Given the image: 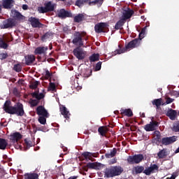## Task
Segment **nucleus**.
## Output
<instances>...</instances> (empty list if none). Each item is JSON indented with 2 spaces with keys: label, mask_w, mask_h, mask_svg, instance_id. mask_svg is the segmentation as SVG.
Returning <instances> with one entry per match:
<instances>
[{
  "label": "nucleus",
  "mask_w": 179,
  "mask_h": 179,
  "mask_svg": "<svg viewBox=\"0 0 179 179\" xmlns=\"http://www.w3.org/2000/svg\"><path fill=\"white\" fill-rule=\"evenodd\" d=\"M141 40L138 38H135L131 41L129 42L127 45H125V48L121 49V45H119V48L114 51L113 55H117V54H124L128 50L133 48H138L141 45Z\"/></svg>",
  "instance_id": "1"
},
{
  "label": "nucleus",
  "mask_w": 179,
  "mask_h": 179,
  "mask_svg": "<svg viewBox=\"0 0 179 179\" xmlns=\"http://www.w3.org/2000/svg\"><path fill=\"white\" fill-rule=\"evenodd\" d=\"M124 171L121 166H111L105 169V176L106 178H114L120 176Z\"/></svg>",
  "instance_id": "2"
},
{
  "label": "nucleus",
  "mask_w": 179,
  "mask_h": 179,
  "mask_svg": "<svg viewBox=\"0 0 179 179\" xmlns=\"http://www.w3.org/2000/svg\"><path fill=\"white\" fill-rule=\"evenodd\" d=\"M55 6L52 4V2L48 1L44 3V6L38 7V13H48L50 12H54Z\"/></svg>",
  "instance_id": "3"
},
{
  "label": "nucleus",
  "mask_w": 179,
  "mask_h": 179,
  "mask_svg": "<svg viewBox=\"0 0 179 179\" xmlns=\"http://www.w3.org/2000/svg\"><path fill=\"white\" fill-rule=\"evenodd\" d=\"M31 95L33 97V99H31L29 100V103L31 107H36V106H37L38 104V103H40V100H41V99L45 97L44 94H43V93L38 94V92H37V91L32 92L31 94Z\"/></svg>",
  "instance_id": "4"
},
{
  "label": "nucleus",
  "mask_w": 179,
  "mask_h": 179,
  "mask_svg": "<svg viewBox=\"0 0 179 179\" xmlns=\"http://www.w3.org/2000/svg\"><path fill=\"white\" fill-rule=\"evenodd\" d=\"M109 26L107 22H99L94 26L95 32L98 34L108 33L110 31Z\"/></svg>",
  "instance_id": "5"
},
{
  "label": "nucleus",
  "mask_w": 179,
  "mask_h": 179,
  "mask_svg": "<svg viewBox=\"0 0 179 179\" xmlns=\"http://www.w3.org/2000/svg\"><path fill=\"white\" fill-rule=\"evenodd\" d=\"M72 43L74 45H78V47H83L85 43L83 42V38H82V33L80 31L74 32Z\"/></svg>",
  "instance_id": "6"
},
{
  "label": "nucleus",
  "mask_w": 179,
  "mask_h": 179,
  "mask_svg": "<svg viewBox=\"0 0 179 179\" xmlns=\"http://www.w3.org/2000/svg\"><path fill=\"white\" fill-rule=\"evenodd\" d=\"M143 159H144L143 155L138 154V155H133V156H129L128 158H127V162L130 164H139Z\"/></svg>",
  "instance_id": "7"
},
{
  "label": "nucleus",
  "mask_w": 179,
  "mask_h": 179,
  "mask_svg": "<svg viewBox=\"0 0 179 179\" xmlns=\"http://www.w3.org/2000/svg\"><path fill=\"white\" fill-rule=\"evenodd\" d=\"M38 115V122L41 125H46L47 124V118H49L50 113H37Z\"/></svg>",
  "instance_id": "8"
},
{
  "label": "nucleus",
  "mask_w": 179,
  "mask_h": 179,
  "mask_svg": "<svg viewBox=\"0 0 179 179\" xmlns=\"http://www.w3.org/2000/svg\"><path fill=\"white\" fill-rule=\"evenodd\" d=\"M73 54L80 61L85 59V52L80 47H77L73 50Z\"/></svg>",
  "instance_id": "9"
},
{
  "label": "nucleus",
  "mask_w": 179,
  "mask_h": 179,
  "mask_svg": "<svg viewBox=\"0 0 179 179\" xmlns=\"http://www.w3.org/2000/svg\"><path fill=\"white\" fill-rule=\"evenodd\" d=\"M58 17L61 19H66V17H73V15L71 11H68L64 8L60 9L57 13Z\"/></svg>",
  "instance_id": "10"
},
{
  "label": "nucleus",
  "mask_w": 179,
  "mask_h": 179,
  "mask_svg": "<svg viewBox=\"0 0 179 179\" xmlns=\"http://www.w3.org/2000/svg\"><path fill=\"white\" fill-rule=\"evenodd\" d=\"M47 51H48V46H39L34 50V53L35 55H47Z\"/></svg>",
  "instance_id": "11"
},
{
  "label": "nucleus",
  "mask_w": 179,
  "mask_h": 179,
  "mask_svg": "<svg viewBox=\"0 0 179 179\" xmlns=\"http://www.w3.org/2000/svg\"><path fill=\"white\" fill-rule=\"evenodd\" d=\"M31 23V26L34 27V29L41 28L44 24L40 22V20L38 18H36L34 17H31L29 20Z\"/></svg>",
  "instance_id": "12"
},
{
  "label": "nucleus",
  "mask_w": 179,
  "mask_h": 179,
  "mask_svg": "<svg viewBox=\"0 0 179 179\" xmlns=\"http://www.w3.org/2000/svg\"><path fill=\"white\" fill-rule=\"evenodd\" d=\"M10 41H13V37H11L10 39L0 38V48H2L3 50H8L9 47V44H8V43H10Z\"/></svg>",
  "instance_id": "13"
},
{
  "label": "nucleus",
  "mask_w": 179,
  "mask_h": 179,
  "mask_svg": "<svg viewBox=\"0 0 179 179\" xmlns=\"http://www.w3.org/2000/svg\"><path fill=\"white\" fill-rule=\"evenodd\" d=\"M178 136H173L171 137H164L162 138V143L164 145H168L176 142Z\"/></svg>",
  "instance_id": "14"
},
{
  "label": "nucleus",
  "mask_w": 179,
  "mask_h": 179,
  "mask_svg": "<svg viewBox=\"0 0 179 179\" xmlns=\"http://www.w3.org/2000/svg\"><path fill=\"white\" fill-rule=\"evenodd\" d=\"M14 26H16L15 20L8 18L3 22V27H1V29H10L14 27Z\"/></svg>",
  "instance_id": "15"
},
{
  "label": "nucleus",
  "mask_w": 179,
  "mask_h": 179,
  "mask_svg": "<svg viewBox=\"0 0 179 179\" xmlns=\"http://www.w3.org/2000/svg\"><path fill=\"white\" fill-rule=\"evenodd\" d=\"M157 127H158V122L156 121H152L150 124L145 125L144 129L146 132H150L151 131H155Z\"/></svg>",
  "instance_id": "16"
},
{
  "label": "nucleus",
  "mask_w": 179,
  "mask_h": 179,
  "mask_svg": "<svg viewBox=\"0 0 179 179\" xmlns=\"http://www.w3.org/2000/svg\"><path fill=\"white\" fill-rule=\"evenodd\" d=\"M25 65L30 66L36 61V56L34 55H27L24 56Z\"/></svg>",
  "instance_id": "17"
},
{
  "label": "nucleus",
  "mask_w": 179,
  "mask_h": 179,
  "mask_svg": "<svg viewBox=\"0 0 179 179\" xmlns=\"http://www.w3.org/2000/svg\"><path fill=\"white\" fill-rule=\"evenodd\" d=\"M15 5V0H2L3 9H12Z\"/></svg>",
  "instance_id": "18"
},
{
  "label": "nucleus",
  "mask_w": 179,
  "mask_h": 179,
  "mask_svg": "<svg viewBox=\"0 0 179 179\" xmlns=\"http://www.w3.org/2000/svg\"><path fill=\"white\" fill-rule=\"evenodd\" d=\"M3 110L6 113H13V106H12V101L7 100L3 106Z\"/></svg>",
  "instance_id": "19"
},
{
  "label": "nucleus",
  "mask_w": 179,
  "mask_h": 179,
  "mask_svg": "<svg viewBox=\"0 0 179 179\" xmlns=\"http://www.w3.org/2000/svg\"><path fill=\"white\" fill-rule=\"evenodd\" d=\"M23 136L20 132H15L10 135V140L13 142H18L20 139H22Z\"/></svg>",
  "instance_id": "20"
},
{
  "label": "nucleus",
  "mask_w": 179,
  "mask_h": 179,
  "mask_svg": "<svg viewBox=\"0 0 179 179\" xmlns=\"http://www.w3.org/2000/svg\"><path fill=\"white\" fill-rule=\"evenodd\" d=\"M152 106H155L157 108V110H160L161 106H166V103L163 102V99L162 98L159 99H155L152 101Z\"/></svg>",
  "instance_id": "21"
},
{
  "label": "nucleus",
  "mask_w": 179,
  "mask_h": 179,
  "mask_svg": "<svg viewBox=\"0 0 179 179\" xmlns=\"http://www.w3.org/2000/svg\"><path fill=\"white\" fill-rule=\"evenodd\" d=\"M134 13H135V12L133 10L128 8L127 10H124V13H123V17L122 19H124V22H127L128 19H131V17H132V15H134Z\"/></svg>",
  "instance_id": "22"
},
{
  "label": "nucleus",
  "mask_w": 179,
  "mask_h": 179,
  "mask_svg": "<svg viewBox=\"0 0 179 179\" xmlns=\"http://www.w3.org/2000/svg\"><path fill=\"white\" fill-rule=\"evenodd\" d=\"M13 113H24L23 104L20 103V102L17 103L13 106Z\"/></svg>",
  "instance_id": "23"
},
{
  "label": "nucleus",
  "mask_w": 179,
  "mask_h": 179,
  "mask_svg": "<svg viewBox=\"0 0 179 179\" xmlns=\"http://www.w3.org/2000/svg\"><path fill=\"white\" fill-rule=\"evenodd\" d=\"M11 16L14 19H17L18 20H23V15L20 13V12L17 11V10H11Z\"/></svg>",
  "instance_id": "24"
},
{
  "label": "nucleus",
  "mask_w": 179,
  "mask_h": 179,
  "mask_svg": "<svg viewBox=\"0 0 179 179\" xmlns=\"http://www.w3.org/2000/svg\"><path fill=\"white\" fill-rule=\"evenodd\" d=\"M85 14L79 13L73 17V22L75 23H80L85 20Z\"/></svg>",
  "instance_id": "25"
},
{
  "label": "nucleus",
  "mask_w": 179,
  "mask_h": 179,
  "mask_svg": "<svg viewBox=\"0 0 179 179\" xmlns=\"http://www.w3.org/2000/svg\"><path fill=\"white\" fill-rule=\"evenodd\" d=\"M93 71L90 69H85L81 71V75L83 78H90L92 76Z\"/></svg>",
  "instance_id": "26"
},
{
  "label": "nucleus",
  "mask_w": 179,
  "mask_h": 179,
  "mask_svg": "<svg viewBox=\"0 0 179 179\" xmlns=\"http://www.w3.org/2000/svg\"><path fill=\"white\" fill-rule=\"evenodd\" d=\"M125 20L121 18L116 22L115 25V29L116 30H122V27L124 26V24H125Z\"/></svg>",
  "instance_id": "27"
},
{
  "label": "nucleus",
  "mask_w": 179,
  "mask_h": 179,
  "mask_svg": "<svg viewBox=\"0 0 179 179\" xmlns=\"http://www.w3.org/2000/svg\"><path fill=\"white\" fill-rule=\"evenodd\" d=\"M169 155L167 149L164 148L157 152V157L159 159L166 158Z\"/></svg>",
  "instance_id": "28"
},
{
  "label": "nucleus",
  "mask_w": 179,
  "mask_h": 179,
  "mask_svg": "<svg viewBox=\"0 0 179 179\" xmlns=\"http://www.w3.org/2000/svg\"><path fill=\"white\" fill-rule=\"evenodd\" d=\"M82 156L86 159L92 160V157H96V155L94 153L90 152H85L82 153Z\"/></svg>",
  "instance_id": "29"
},
{
  "label": "nucleus",
  "mask_w": 179,
  "mask_h": 179,
  "mask_svg": "<svg viewBox=\"0 0 179 179\" xmlns=\"http://www.w3.org/2000/svg\"><path fill=\"white\" fill-rule=\"evenodd\" d=\"M90 62H96L100 59V55L99 53H94L89 57Z\"/></svg>",
  "instance_id": "30"
},
{
  "label": "nucleus",
  "mask_w": 179,
  "mask_h": 179,
  "mask_svg": "<svg viewBox=\"0 0 179 179\" xmlns=\"http://www.w3.org/2000/svg\"><path fill=\"white\" fill-rule=\"evenodd\" d=\"M144 170H145V168L143 166H137L133 169V171L134 172V174H136V175L144 172Z\"/></svg>",
  "instance_id": "31"
},
{
  "label": "nucleus",
  "mask_w": 179,
  "mask_h": 179,
  "mask_svg": "<svg viewBox=\"0 0 179 179\" xmlns=\"http://www.w3.org/2000/svg\"><path fill=\"white\" fill-rule=\"evenodd\" d=\"M24 179H39V176L38 173H27L24 176Z\"/></svg>",
  "instance_id": "32"
},
{
  "label": "nucleus",
  "mask_w": 179,
  "mask_h": 179,
  "mask_svg": "<svg viewBox=\"0 0 179 179\" xmlns=\"http://www.w3.org/2000/svg\"><path fill=\"white\" fill-rule=\"evenodd\" d=\"M24 146L26 150H29L31 147L33 146V143L29 138H25L24 140Z\"/></svg>",
  "instance_id": "33"
},
{
  "label": "nucleus",
  "mask_w": 179,
  "mask_h": 179,
  "mask_svg": "<svg viewBox=\"0 0 179 179\" xmlns=\"http://www.w3.org/2000/svg\"><path fill=\"white\" fill-rule=\"evenodd\" d=\"M8 145V141H6L5 138H0V149L5 150L6 149V146Z\"/></svg>",
  "instance_id": "34"
},
{
  "label": "nucleus",
  "mask_w": 179,
  "mask_h": 179,
  "mask_svg": "<svg viewBox=\"0 0 179 179\" xmlns=\"http://www.w3.org/2000/svg\"><path fill=\"white\" fill-rule=\"evenodd\" d=\"M108 129L106 127H100L98 129V132L101 136H106V134L108 132Z\"/></svg>",
  "instance_id": "35"
},
{
  "label": "nucleus",
  "mask_w": 179,
  "mask_h": 179,
  "mask_svg": "<svg viewBox=\"0 0 179 179\" xmlns=\"http://www.w3.org/2000/svg\"><path fill=\"white\" fill-rule=\"evenodd\" d=\"M104 2V0H94V1H90L88 2V5L89 6H92V5H99V6H101V5H103V3Z\"/></svg>",
  "instance_id": "36"
},
{
  "label": "nucleus",
  "mask_w": 179,
  "mask_h": 179,
  "mask_svg": "<svg viewBox=\"0 0 179 179\" xmlns=\"http://www.w3.org/2000/svg\"><path fill=\"white\" fill-rule=\"evenodd\" d=\"M117 152V149L116 148H113V150H111L110 153L105 154V157L106 158L114 157L116 155Z\"/></svg>",
  "instance_id": "37"
},
{
  "label": "nucleus",
  "mask_w": 179,
  "mask_h": 179,
  "mask_svg": "<svg viewBox=\"0 0 179 179\" xmlns=\"http://www.w3.org/2000/svg\"><path fill=\"white\" fill-rule=\"evenodd\" d=\"M48 92H55L57 90V87L55 83L50 82L49 83V87L48 88Z\"/></svg>",
  "instance_id": "38"
},
{
  "label": "nucleus",
  "mask_w": 179,
  "mask_h": 179,
  "mask_svg": "<svg viewBox=\"0 0 179 179\" xmlns=\"http://www.w3.org/2000/svg\"><path fill=\"white\" fill-rule=\"evenodd\" d=\"M52 36V33L51 32H46L41 36V41H45V40H48L50 37Z\"/></svg>",
  "instance_id": "39"
},
{
  "label": "nucleus",
  "mask_w": 179,
  "mask_h": 179,
  "mask_svg": "<svg viewBox=\"0 0 179 179\" xmlns=\"http://www.w3.org/2000/svg\"><path fill=\"white\" fill-rule=\"evenodd\" d=\"M155 141L159 142L162 141V136L159 131H155L154 134Z\"/></svg>",
  "instance_id": "40"
},
{
  "label": "nucleus",
  "mask_w": 179,
  "mask_h": 179,
  "mask_svg": "<svg viewBox=\"0 0 179 179\" xmlns=\"http://www.w3.org/2000/svg\"><path fill=\"white\" fill-rule=\"evenodd\" d=\"M36 131H41L42 132H48L49 129L46 126H41L36 127Z\"/></svg>",
  "instance_id": "41"
},
{
  "label": "nucleus",
  "mask_w": 179,
  "mask_h": 179,
  "mask_svg": "<svg viewBox=\"0 0 179 179\" xmlns=\"http://www.w3.org/2000/svg\"><path fill=\"white\" fill-rule=\"evenodd\" d=\"M166 117H169L172 121H174L176 118V113H166Z\"/></svg>",
  "instance_id": "42"
},
{
  "label": "nucleus",
  "mask_w": 179,
  "mask_h": 179,
  "mask_svg": "<svg viewBox=\"0 0 179 179\" xmlns=\"http://www.w3.org/2000/svg\"><path fill=\"white\" fill-rule=\"evenodd\" d=\"M145 33H146V27H143L141 29V32H140V34L138 35V38L142 40V38H143L145 37Z\"/></svg>",
  "instance_id": "43"
},
{
  "label": "nucleus",
  "mask_w": 179,
  "mask_h": 179,
  "mask_svg": "<svg viewBox=\"0 0 179 179\" xmlns=\"http://www.w3.org/2000/svg\"><path fill=\"white\" fill-rule=\"evenodd\" d=\"M13 71H15V72H22V65L20 64H15Z\"/></svg>",
  "instance_id": "44"
},
{
  "label": "nucleus",
  "mask_w": 179,
  "mask_h": 179,
  "mask_svg": "<svg viewBox=\"0 0 179 179\" xmlns=\"http://www.w3.org/2000/svg\"><path fill=\"white\" fill-rule=\"evenodd\" d=\"M36 113H48L47 110H45V108L43 106H39L36 108Z\"/></svg>",
  "instance_id": "45"
},
{
  "label": "nucleus",
  "mask_w": 179,
  "mask_h": 179,
  "mask_svg": "<svg viewBox=\"0 0 179 179\" xmlns=\"http://www.w3.org/2000/svg\"><path fill=\"white\" fill-rule=\"evenodd\" d=\"M38 85H40V81H35L29 85V87L30 89H36L38 87Z\"/></svg>",
  "instance_id": "46"
},
{
  "label": "nucleus",
  "mask_w": 179,
  "mask_h": 179,
  "mask_svg": "<svg viewBox=\"0 0 179 179\" xmlns=\"http://www.w3.org/2000/svg\"><path fill=\"white\" fill-rule=\"evenodd\" d=\"M59 110L60 113H69V111H68V108H66L64 105H59Z\"/></svg>",
  "instance_id": "47"
},
{
  "label": "nucleus",
  "mask_w": 179,
  "mask_h": 179,
  "mask_svg": "<svg viewBox=\"0 0 179 179\" xmlns=\"http://www.w3.org/2000/svg\"><path fill=\"white\" fill-rule=\"evenodd\" d=\"M149 168L151 173H154L155 170L156 171L159 170V166L157 164H152Z\"/></svg>",
  "instance_id": "48"
},
{
  "label": "nucleus",
  "mask_w": 179,
  "mask_h": 179,
  "mask_svg": "<svg viewBox=\"0 0 179 179\" xmlns=\"http://www.w3.org/2000/svg\"><path fill=\"white\" fill-rule=\"evenodd\" d=\"M76 6H78V8H81L83 5H85V3L83 0H77L75 3Z\"/></svg>",
  "instance_id": "49"
},
{
  "label": "nucleus",
  "mask_w": 179,
  "mask_h": 179,
  "mask_svg": "<svg viewBox=\"0 0 179 179\" xmlns=\"http://www.w3.org/2000/svg\"><path fill=\"white\" fill-rule=\"evenodd\" d=\"M8 57H9V55H8V53H0V59L3 60V59H6V58H8Z\"/></svg>",
  "instance_id": "50"
},
{
  "label": "nucleus",
  "mask_w": 179,
  "mask_h": 179,
  "mask_svg": "<svg viewBox=\"0 0 179 179\" xmlns=\"http://www.w3.org/2000/svg\"><path fill=\"white\" fill-rule=\"evenodd\" d=\"M87 166L90 169H94L96 168V164L95 163L89 162L88 164H87Z\"/></svg>",
  "instance_id": "51"
},
{
  "label": "nucleus",
  "mask_w": 179,
  "mask_h": 179,
  "mask_svg": "<svg viewBox=\"0 0 179 179\" xmlns=\"http://www.w3.org/2000/svg\"><path fill=\"white\" fill-rule=\"evenodd\" d=\"M166 100V102L164 103L165 106H166V104H171V103H173V101H174V99H172L170 97H167Z\"/></svg>",
  "instance_id": "52"
},
{
  "label": "nucleus",
  "mask_w": 179,
  "mask_h": 179,
  "mask_svg": "<svg viewBox=\"0 0 179 179\" xmlns=\"http://www.w3.org/2000/svg\"><path fill=\"white\" fill-rule=\"evenodd\" d=\"M62 115H63L64 117H65L66 120L69 121L70 117H71V113H62Z\"/></svg>",
  "instance_id": "53"
},
{
  "label": "nucleus",
  "mask_w": 179,
  "mask_h": 179,
  "mask_svg": "<svg viewBox=\"0 0 179 179\" xmlns=\"http://www.w3.org/2000/svg\"><path fill=\"white\" fill-rule=\"evenodd\" d=\"M103 64V62H99L96 66H95V71H100V69H101V64Z\"/></svg>",
  "instance_id": "54"
},
{
  "label": "nucleus",
  "mask_w": 179,
  "mask_h": 179,
  "mask_svg": "<svg viewBox=\"0 0 179 179\" xmlns=\"http://www.w3.org/2000/svg\"><path fill=\"white\" fill-rule=\"evenodd\" d=\"M172 131H173V132H179V123L178 124H175L173 126Z\"/></svg>",
  "instance_id": "55"
},
{
  "label": "nucleus",
  "mask_w": 179,
  "mask_h": 179,
  "mask_svg": "<svg viewBox=\"0 0 179 179\" xmlns=\"http://www.w3.org/2000/svg\"><path fill=\"white\" fill-rule=\"evenodd\" d=\"M45 79H50V78H51V76H52V74L51 73H50V71L48 70L45 71Z\"/></svg>",
  "instance_id": "56"
},
{
  "label": "nucleus",
  "mask_w": 179,
  "mask_h": 179,
  "mask_svg": "<svg viewBox=\"0 0 179 179\" xmlns=\"http://www.w3.org/2000/svg\"><path fill=\"white\" fill-rule=\"evenodd\" d=\"M143 173L147 176H150L152 173V171H151L150 169L148 167L147 169L143 170Z\"/></svg>",
  "instance_id": "57"
},
{
  "label": "nucleus",
  "mask_w": 179,
  "mask_h": 179,
  "mask_svg": "<svg viewBox=\"0 0 179 179\" xmlns=\"http://www.w3.org/2000/svg\"><path fill=\"white\" fill-rule=\"evenodd\" d=\"M120 112L121 113H132V110H131V108H128V109L122 108L120 110Z\"/></svg>",
  "instance_id": "58"
},
{
  "label": "nucleus",
  "mask_w": 179,
  "mask_h": 179,
  "mask_svg": "<svg viewBox=\"0 0 179 179\" xmlns=\"http://www.w3.org/2000/svg\"><path fill=\"white\" fill-rule=\"evenodd\" d=\"M10 114H15L17 117H23L24 115V113H10Z\"/></svg>",
  "instance_id": "59"
},
{
  "label": "nucleus",
  "mask_w": 179,
  "mask_h": 179,
  "mask_svg": "<svg viewBox=\"0 0 179 179\" xmlns=\"http://www.w3.org/2000/svg\"><path fill=\"white\" fill-rule=\"evenodd\" d=\"M122 115H125L126 117H133V113H121Z\"/></svg>",
  "instance_id": "60"
},
{
  "label": "nucleus",
  "mask_w": 179,
  "mask_h": 179,
  "mask_svg": "<svg viewBox=\"0 0 179 179\" xmlns=\"http://www.w3.org/2000/svg\"><path fill=\"white\" fill-rule=\"evenodd\" d=\"M178 176V173H173V174L171 175V176L170 178H166V179H176V178Z\"/></svg>",
  "instance_id": "61"
},
{
  "label": "nucleus",
  "mask_w": 179,
  "mask_h": 179,
  "mask_svg": "<svg viewBox=\"0 0 179 179\" xmlns=\"http://www.w3.org/2000/svg\"><path fill=\"white\" fill-rule=\"evenodd\" d=\"M22 9L23 10H27L29 9V6H27V4H23Z\"/></svg>",
  "instance_id": "62"
},
{
  "label": "nucleus",
  "mask_w": 179,
  "mask_h": 179,
  "mask_svg": "<svg viewBox=\"0 0 179 179\" xmlns=\"http://www.w3.org/2000/svg\"><path fill=\"white\" fill-rule=\"evenodd\" d=\"M117 163V159L115 158L114 159H112L110 161V164H114Z\"/></svg>",
  "instance_id": "63"
},
{
  "label": "nucleus",
  "mask_w": 179,
  "mask_h": 179,
  "mask_svg": "<svg viewBox=\"0 0 179 179\" xmlns=\"http://www.w3.org/2000/svg\"><path fill=\"white\" fill-rule=\"evenodd\" d=\"M167 113H177V110H173V109H171V108H169V109L167 110Z\"/></svg>",
  "instance_id": "64"
}]
</instances>
